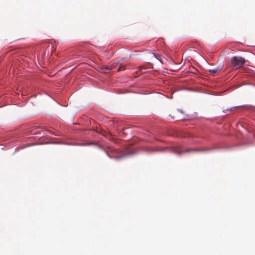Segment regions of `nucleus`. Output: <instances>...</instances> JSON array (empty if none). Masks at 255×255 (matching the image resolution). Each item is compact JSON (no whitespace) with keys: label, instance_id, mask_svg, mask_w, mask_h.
Here are the masks:
<instances>
[{"label":"nucleus","instance_id":"nucleus-1","mask_svg":"<svg viewBox=\"0 0 255 255\" xmlns=\"http://www.w3.org/2000/svg\"><path fill=\"white\" fill-rule=\"evenodd\" d=\"M245 59L240 56H233L231 58V63L236 69L241 68L245 63Z\"/></svg>","mask_w":255,"mask_h":255},{"label":"nucleus","instance_id":"nucleus-2","mask_svg":"<svg viewBox=\"0 0 255 255\" xmlns=\"http://www.w3.org/2000/svg\"><path fill=\"white\" fill-rule=\"evenodd\" d=\"M212 149V148H203V149H199V148H189L185 150H181V145H178L177 147H175L173 148L172 151L178 155H180L182 153L188 152L191 151H209Z\"/></svg>","mask_w":255,"mask_h":255},{"label":"nucleus","instance_id":"nucleus-3","mask_svg":"<svg viewBox=\"0 0 255 255\" xmlns=\"http://www.w3.org/2000/svg\"><path fill=\"white\" fill-rule=\"evenodd\" d=\"M222 68H223V65L215 67V68H213L212 69H209V71L211 72V73L212 75H215L219 74Z\"/></svg>","mask_w":255,"mask_h":255},{"label":"nucleus","instance_id":"nucleus-4","mask_svg":"<svg viewBox=\"0 0 255 255\" xmlns=\"http://www.w3.org/2000/svg\"><path fill=\"white\" fill-rule=\"evenodd\" d=\"M92 145L98 146L99 147V148L102 149L106 153V154L109 157L111 158V156H110V155L109 154L108 152L105 149L102 148L101 146L100 145H98L97 143H94V142H87V143H84V145H85V146H90V145Z\"/></svg>","mask_w":255,"mask_h":255},{"label":"nucleus","instance_id":"nucleus-5","mask_svg":"<svg viewBox=\"0 0 255 255\" xmlns=\"http://www.w3.org/2000/svg\"><path fill=\"white\" fill-rule=\"evenodd\" d=\"M149 52L156 59H158L161 63H162V59L160 58V55L159 54L155 53L152 50H149Z\"/></svg>","mask_w":255,"mask_h":255},{"label":"nucleus","instance_id":"nucleus-6","mask_svg":"<svg viewBox=\"0 0 255 255\" xmlns=\"http://www.w3.org/2000/svg\"><path fill=\"white\" fill-rule=\"evenodd\" d=\"M241 106H235V107H233L230 109H227L223 111V112L224 113H226L227 112H232V111H235L237 109H238V108H239Z\"/></svg>","mask_w":255,"mask_h":255},{"label":"nucleus","instance_id":"nucleus-7","mask_svg":"<svg viewBox=\"0 0 255 255\" xmlns=\"http://www.w3.org/2000/svg\"><path fill=\"white\" fill-rule=\"evenodd\" d=\"M129 154H130V153L124 154L120 155L119 156H114V157H113V158L115 159L118 160V159H120L123 158L124 157H125V156H126L128 155H129Z\"/></svg>","mask_w":255,"mask_h":255},{"label":"nucleus","instance_id":"nucleus-8","mask_svg":"<svg viewBox=\"0 0 255 255\" xmlns=\"http://www.w3.org/2000/svg\"><path fill=\"white\" fill-rule=\"evenodd\" d=\"M32 145H33V144H26V145L24 146V147H17L15 148V151H18V150H20V149H23V148L31 146Z\"/></svg>","mask_w":255,"mask_h":255},{"label":"nucleus","instance_id":"nucleus-9","mask_svg":"<svg viewBox=\"0 0 255 255\" xmlns=\"http://www.w3.org/2000/svg\"><path fill=\"white\" fill-rule=\"evenodd\" d=\"M84 143H83V142H78V143H75L72 144V145H78V146H85Z\"/></svg>","mask_w":255,"mask_h":255},{"label":"nucleus","instance_id":"nucleus-10","mask_svg":"<svg viewBox=\"0 0 255 255\" xmlns=\"http://www.w3.org/2000/svg\"><path fill=\"white\" fill-rule=\"evenodd\" d=\"M120 67L118 69V71H119L120 70Z\"/></svg>","mask_w":255,"mask_h":255},{"label":"nucleus","instance_id":"nucleus-11","mask_svg":"<svg viewBox=\"0 0 255 255\" xmlns=\"http://www.w3.org/2000/svg\"><path fill=\"white\" fill-rule=\"evenodd\" d=\"M252 85L255 87V84H252Z\"/></svg>","mask_w":255,"mask_h":255}]
</instances>
